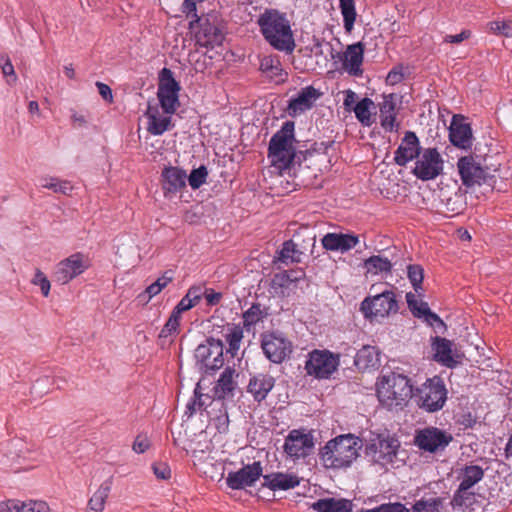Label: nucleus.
Masks as SVG:
<instances>
[{
	"label": "nucleus",
	"mask_w": 512,
	"mask_h": 512,
	"mask_svg": "<svg viewBox=\"0 0 512 512\" xmlns=\"http://www.w3.org/2000/svg\"><path fill=\"white\" fill-rule=\"evenodd\" d=\"M264 39L276 50L290 54L295 49L291 24L286 13L277 9H265L257 19Z\"/></svg>",
	"instance_id": "obj_1"
},
{
	"label": "nucleus",
	"mask_w": 512,
	"mask_h": 512,
	"mask_svg": "<svg viewBox=\"0 0 512 512\" xmlns=\"http://www.w3.org/2000/svg\"><path fill=\"white\" fill-rule=\"evenodd\" d=\"M361 443L352 434L340 435L326 443L320 451V459L326 468H345L358 457Z\"/></svg>",
	"instance_id": "obj_2"
},
{
	"label": "nucleus",
	"mask_w": 512,
	"mask_h": 512,
	"mask_svg": "<svg viewBox=\"0 0 512 512\" xmlns=\"http://www.w3.org/2000/svg\"><path fill=\"white\" fill-rule=\"evenodd\" d=\"M294 128V122L286 121L269 142L268 157L271 159V163L279 169L289 168L291 164L296 162V159H298V162L300 161L294 147L296 141Z\"/></svg>",
	"instance_id": "obj_3"
},
{
	"label": "nucleus",
	"mask_w": 512,
	"mask_h": 512,
	"mask_svg": "<svg viewBox=\"0 0 512 512\" xmlns=\"http://www.w3.org/2000/svg\"><path fill=\"white\" fill-rule=\"evenodd\" d=\"M377 396L389 409L403 406L412 396L410 379L396 373L384 375L377 383Z\"/></svg>",
	"instance_id": "obj_4"
},
{
	"label": "nucleus",
	"mask_w": 512,
	"mask_h": 512,
	"mask_svg": "<svg viewBox=\"0 0 512 512\" xmlns=\"http://www.w3.org/2000/svg\"><path fill=\"white\" fill-rule=\"evenodd\" d=\"M223 344L220 340L208 338L205 343L197 346L195 350L196 365L203 373L209 374L224 365Z\"/></svg>",
	"instance_id": "obj_5"
},
{
	"label": "nucleus",
	"mask_w": 512,
	"mask_h": 512,
	"mask_svg": "<svg viewBox=\"0 0 512 512\" xmlns=\"http://www.w3.org/2000/svg\"><path fill=\"white\" fill-rule=\"evenodd\" d=\"M418 403L427 412H435L444 406L447 400V390L443 380L439 377L428 379L418 389Z\"/></svg>",
	"instance_id": "obj_6"
},
{
	"label": "nucleus",
	"mask_w": 512,
	"mask_h": 512,
	"mask_svg": "<svg viewBox=\"0 0 512 512\" xmlns=\"http://www.w3.org/2000/svg\"><path fill=\"white\" fill-rule=\"evenodd\" d=\"M180 89L173 72L169 68H163L159 73L157 96L165 113L173 114L177 110Z\"/></svg>",
	"instance_id": "obj_7"
},
{
	"label": "nucleus",
	"mask_w": 512,
	"mask_h": 512,
	"mask_svg": "<svg viewBox=\"0 0 512 512\" xmlns=\"http://www.w3.org/2000/svg\"><path fill=\"white\" fill-rule=\"evenodd\" d=\"M400 447L398 439L390 436L378 435L366 446V454L374 463L385 467L393 465Z\"/></svg>",
	"instance_id": "obj_8"
},
{
	"label": "nucleus",
	"mask_w": 512,
	"mask_h": 512,
	"mask_svg": "<svg viewBox=\"0 0 512 512\" xmlns=\"http://www.w3.org/2000/svg\"><path fill=\"white\" fill-rule=\"evenodd\" d=\"M444 160L436 148H426L418 155L412 173L422 181L437 178L443 172Z\"/></svg>",
	"instance_id": "obj_9"
},
{
	"label": "nucleus",
	"mask_w": 512,
	"mask_h": 512,
	"mask_svg": "<svg viewBox=\"0 0 512 512\" xmlns=\"http://www.w3.org/2000/svg\"><path fill=\"white\" fill-rule=\"evenodd\" d=\"M361 311L366 318L386 317L398 311V303L393 291H383L372 297L365 298L361 303Z\"/></svg>",
	"instance_id": "obj_10"
},
{
	"label": "nucleus",
	"mask_w": 512,
	"mask_h": 512,
	"mask_svg": "<svg viewBox=\"0 0 512 512\" xmlns=\"http://www.w3.org/2000/svg\"><path fill=\"white\" fill-rule=\"evenodd\" d=\"M338 365V355L327 350H314L309 354L305 369L309 375L318 379H326L336 371Z\"/></svg>",
	"instance_id": "obj_11"
},
{
	"label": "nucleus",
	"mask_w": 512,
	"mask_h": 512,
	"mask_svg": "<svg viewBox=\"0 0 512 512\" xmlns=\"http://www.w3.org/2000/svg\"><path fill=\"white\" fill-rule=\"evenodd\" d=\"M457 168L464 186L471 188L488 183L493 178L487 168L481 166L471 156L461 157L457 162Z\"/></svg>",
	"instance_id": "obj_12"
},
{
	"label": "nucleus",
	"mask_w": 512,
	"mask_h": 512,
	"mask_svg": "<svg viewBox=\"0 0 512 512\" xmlns=\"http://www.w3.org/2000/svg\"><path fill=\"white\" fill-rule=\"evenodd\" d=\"M453 440V436L437 427H426L417 431L415 444L424 451L436 453L443 451Z\"/></svg>",
	"instance_id": "obj_13"
},
{
	"label": "nucleus",
	"mask_w": 512,
	"mask_h": 512,
	"mask_svg": "<svg viewBox=\"0 0 512 512\" xmlns=\"http://www.w3.org/2000/svg\"><path fill=\"white\" fill-rule=\"evenodd\" d=\"M261 347L265 356L273 363L280 364L292 353V343L276 333L262 335Z\"/></svg>",
	"instance_id": "obj_14"
},
{
	"label": "nucleus",
	"mask_w": 512,
	"mask_h": 512,
	"mask_svg": "<svg viewBox=\"0 0 512 512\" xmlns=\"http://www.w3.org/2000/svg\"><path fill=\"white\" fill-rule=\"evenodd\" d=\"M88 267V259L83 254H73L57 264L54 272V280L65 285L82 274Z\"/></svg>",
	"instance_id": "obj_15"
},
{
	"label": "nucleus",
	"mask_w": 512,
	"mask_h": 512,
	"mask_svg": "<svg viewBox=\"0 0 512 512\" xmlns=\"http://www.w3.org/2000/svg\"><path fill=\"white\" fill-rule=\"evenodd\" d=\"M314 447L313 436L301 430L289 432L284 443V452L291 458L306 457Z\"/></svg>",
	"instance_id": "obj_16"
},
{
	"label": "nucleus",
	"mask_w": 512,
	"mask_h": 512,
	"mask_svg": "<svg viewBox=\"0 0 512 512\" xmlns=\"http://www.w3.org/2000/svg\"><path fill=\"white\" fill-rule=\"evenodd\" d=\"M262 475V466L260 462L245 465L243 468L236 472L228 473L226 477V484L233 490L244 489L247 486H252Z\"/></svg>",
	"instance_id": "obj_17"
},
{
	"label": "nucleus",
	"mask_w": 512,
	"mask_h": 512,
	"mask_svg": "<svg viewBox=\"0 0 512 512\" xmlns=\"http://www.w3.org/2000/svg\"><path fill=\"white\" fill-rule=\"evenodd\" d=\"M195 34L196 43L202 47H214L222 44L224 35L221 30L211 24L208 19H201L195 25V29L191 30Z\"/></svg>",
	"instance_id": "obj_18"
},
{
	"label": "nucleus",
	"mask_w": 512,
	"mask_h": 512,
	"mask_svg": "<svg viewBox=\"0 0 512 512\" xmlns=\"http://www.w3.org/2000/svg\"><path fill=\"white\" fill-rule=\"evenodd\" d=\"M359 243V237L352 233H327L321 239V244L327 251L346 253Z\"/></svg>",
	"instance_id": "obj_19"
},
{
	"label": "nucleus",
	"mask_w": 512,
	"mask_h": 512,
	"mask_svg": "<svg viewBox=\"0 0 512 512\" xmlns=\"http://www.w3.org/2000/svg\"><path fill=\"white\" fill-rule=\"evenodd\" d=\"M422 152L420 142L416 134L412 131H407L395 151V162L399 166H405L409 161L417 159L418 155Z\"/></svg>",
	"instance_id": "obj_20"
},
{
	"label": "nucleus",
	"mask_w": 512,
	"mask_h": 512,
	"mask_svg": "<svg viewBox=\"0 0 512 512\" xmlns=\"http://www.w3.org/2000/svg\"><path fill=\"white\" fill-rule=\"evenodd\" d=\"M321 95V92H319L313 86L302 88L297 96L289 101V114L295 117L311 109Z\"/></svg>",
	"instance_id": "obj_21"
},
{
	"label": "nucleus",
	"mask_w": 512,
	"mask_h": 512,
	"mask_svg": "<svg viewBox=\"0 0 512 512\" xmlns=\"http://www.w3.org/2000/svg\"><path fill=\"white\" fill-rule=\"evenodd\" d=\"M452 347L453 343L450 340L439 336L434 337L432 339L434 360L448 368L455 367L459 361L457 355L453 353Z\"/></svg>",
	"instance_id": "obj_22"
},
{
	"label": "nucleus",
	"mask_w": 512,
	"mask_h": 512,
	"mask_svg": "<svg viewBox=\"0 0 512 512\" xmlns=\"http://www.w3.org/2000/svg\"><path fill=\"white\" fill-rule=\"evenodd\" d=\"M274 385L275 379L271 375L258 373L250 378L247 385V392L252 395L255 401L261 402L266 399Z\"/></svg>",
	"instance_id": "obj_23"
},
{
	"label": "nucleus",
	"mask_w": 512,
	"mask_h": 512,
	"mask_svg": "<svg viewBox=\"0 0 512 512\" xmlns=\"http://www.w3.org/2000/svg\"><path fill=\"white\" fill-rule=\"evenodd\" d=\"M263 486L272 491L290 490L300 484V478L295 473L273 472L263 476Z\"/></svg>",
	"instance_id": "obj_24"
},
{
	"label": "nucleus",
	"mask_w": 512,
	"mask_h": 512,
	"mask_svg": "<svg viewBox=\"0 0 512 512\" xmlns=\"http://www.w3.org/2000/svg\"><path fill=\"white\" fill-rule=\"evenodd\" d=\"M364 45L362 42L349 45L343 56V67L352 76H360L363 73Z\"/></svg>",
	"instance_id": "obj_25"
},
{
	"label": "nucleus",
	"mask_w": 512,
	"mask_h": 512,
	"mask_svg": "<svg viewBox=\"0 0 512 512\" xmlns=\"http://www.w3.org/2000/svg\"><path fill=\"white\" fill-rule=\"evenodd\" d=\"M162 188L165 196L175 194L186 185L187 175L178 167H166L162 172Z\"/></svg>",
	"instance_id": "obj_26"
},
{
	"label": "nucleus",
	"mask_w": 512,
	"mask_h": 512,
	"mask_svg": "<svg viewBox=\"0 0 512 512\" xmlns=\"http://www.w3.org/2000/svg\"><path fill=\"white\" fill-rule=\"evenodd\" d=\"M238 376L239 374L235 369L231 367L225 368L214 387L215 397L218 399L232 398L238 386L236 381Z\"/></svg>",
	"instance_id": "obj_27"
},
{
	"label": "nucleus",
	"mask_w": 512,
	"mask_h": 512,
	"mask_svg": "<svg viewBox=\"0 0 512 512\" xmlns=\"http://www.w3.org/2000/svg\"><path fill=\"white\" fill-rule=\"evenodd\" d=\"M451 143L459 148L468 149L472 146V129L468 123L458 121L454 116L449 129Z\"/></svg>",
	"instance_id": "obj_28"
},
{
	"label": "nucleus",
	"mask_w": 512,
	"mask_h": 512,
	"mask_svg": "<svg viewBox=\"0 0 512 512\" xmlns=\"http://www.w3.org/2000/svg\"><path fill=\"white\" fill-rule=\"evenodd\" d=\"M354 363L362 371L376 369L380 365V353L374 346H363L357 352Z\"/></svg>",
	"instance_id": "obj_29"
},
{
	"label": "nucleus",
	"mask_w": 512,
	"mask_h": 512,
	"mask_svg": "<svg viewBox=\"0 0 512 512\" xmlns=\"http://www.w3.org/2000/svg\"><path fill=\"white\" fill-rule=\"evenodd\" d=\"M148 118L147 130L153 135H161L169 129L171 118L169 116H162L155 106L149 105L146 111Z\"/></svg>",
	"instance_id": "obj_30"
},
{
	"label": "nucleus",
	"mask_w": 512,
	"mask_h": 512,
	"mask_svg": "<svg viewBox=\"0 0 512 512\" xmlns=\"http://www.w3.org/2000/svg\"><path fill=\"white\" fill-rule=\"evenodd\" d=\"M311 507L317 512H350L352 503L347 499L324 498L314 502Z\"/></svg>",
	"instance_id": "obj_31"
},
{
	"label": "nucleus",
	"mask_w": 512,
	"mask_h": 512,
	"mask_svg": "<svg viewBox=\"0 0 512 512\" xmlns=\"http://www.w3.org/2000/svg\"><path fill=\"white\" fill-rule=\"evenodd\" d=\"M484 477V470L478 465H466L464 466L458 475L460 480L459 486H462V490H470Z\"/></svg>",
	"instance_id": "obj_32"
},
{
	"label": "nucleus",
	"mask_w": 512,
	"mask_h": 512,
	"mask_svg": "<svg viewBox=\"0 0 512 512\" xmlns=\"http://www.w3.org/2000/svg\"><path fill=\"white\" fill-rule=\"evenodd\" d=\"M363 267L367 274L378 275L390 273L393 264L387 257L382 255H373L364 261Z\"/></svg>",
	"instance_id": "obj_33"
},
{
	"label": "nucleus",
	"mask_w": 512,
	"mask_h": 512,
	"mask_svg": "<svg viewBox=\"0 0 512 512\" xmlns=\"http://www.w3.org/2000/svg\"><path fill=\"white\" fill-rule=\"evenodd\" d=\"M174 278V272L172 270L165 271L161 277L155 282L149 285L146 290L139 295L140 299H144L147 303L150 299L158 295Z\"/></svg>",
	"instance_id": "obj_34"
},
{
	"label": "nucleus",
	"mask_w": 512,
	"mask_h": 512,
	"mask_svg": "<svg viewBox=\"0 0 512 512\" xmlns=\"http://www.w3.org/2000/svg\"><path fill=\"white\" fill-rule=\"evenodd\" d=\"M303 256L304 255L296 245V241L291 239L283 243L282 249L279 252L278 260L285 264L301 262Z\"/></svg>",
	"instance_id": "obj_35"
},
{
	"label": "nucleus",
	"mask_w": 512,
	"mask_h": 512,
	"mask_svg": "<svg viewBox=\"0 0 512 512\" xmlns=\"http://www.w3.org/2000/svg\"><path fill=\"white\" fill-rule=\"evenodd\" d=\"M339 8L343 16L344 29L350 33L357 17L355 0H339Z\"/></svg>",
	"instance_id": "obj_36"
},
{
	"label": "nucleus",
	"mask_w": 512,
	"mask_h": 512,
	"mask_svg": "<svg viewBox=\"0 0 512 512\" xmlns=\"http://www.w3.org/2000/svg\"><path fill=\"white\" fill-rule=\"evenodd\" d=\"M111 483L105 481L100 485L88 502V508L94 511H103L106 499L109 496Z\"/></svg>",
	"instance_id": "obj_37"
},
{
	"label": "nucleus",
	"mask_w": 512,
	"mask_h": 512,
	"mask_svg": "<svg viewBox=\"0 0 512 512\" xmlns=\"http://www.w3.org/2000/svg\"><path fill=\"white\" fill-rule=\"evenodd\" d=\"M267 316V308L263 307L260 303H254L243 313V324L245 327H250L256 325Z\"/></svg>",
	"instance_id": "obj_38"
},
{
	"label": "nucleus",
	"mask_w": 512,
	"mask_h": 512,
	"mask_svg": "<svg viewBox=\"0 0 512 512\" xmlns=\"http://www.w3.org/2000/svg\"><path fill=\"white\" fill-rule=\"evenodd\" d=\"M374 106V102L370 98H363L353 108L356 118L364 126H370L371 121V107Z\"/></svg>",
	"instance_id": "obj_39"
},
{
	"label": "nucleus",
	"mask_w": 512,
	"mask_h": 512,
	"mask_svg": "<svg viewBox=\"0 0 512 512\" xmlns=\"http://www.w3.org/2000/svg\"><path fill=\"white\" fill-rule=\"evenodd\" d=\"M304 277L303 271H283L274 275L272 279L273 286L288 288L291 283L299 281Z\"/></svg>",
	"instance_id": "obj_40"
},
{
	"label": "nucleus",
	"mask_w": 512,
	"mask_h": 512,
	"mask_svg": "<svg viewBox=\"0 0 512 512\" xmlns=\"http://www.w3.org/2000/svg\"><path fill=\"white\" fill-rule=\"evenodd\" d=\"M443 502L440 497L421 499L413 505L412 512H441Z\"/></svg>",
	"instance_id": "obj_41"
},
{
	"label": "nucleus",
	"mask_w": 512,
	"mask_h": 512,
	"mask_svg": "<svg viewBox=\"0 0 512 512\" xmlns=\"http://www.w3.org/2000/svg\"><path fill=\"white\" fill-rule=\"evenodd\" d=\"M261 71L267 73L270 77H281L283 69L281 63L276 56H265L260 62Z\"/></svg>",
	"instance_id": "obj_42"
},
{
	"label": "nucleus",
	"mask_w": 512,
	"mask_h": 512,
	"mask_svg": "<svg viewBox=\"0 0 512 512\" xmlns=\"http://www.w3.org/2000/svg\"><path fill=\"white\" fill-rule=\"evenodd\" d=\"M42 187L64 195L69 194L73 189V186L69 181L60 180L55 177L45 178Z\"/></svg>",
	"instance_id": "obj_43"
},
{
	"label": "nucleus",
	"mask_w": 512,
	"mask_h": 512,
	"mask_svg": "<svg viewBox=\"0 0 512 512\" xmlns=\"http://www.w3.org/2000/svg\"><path fill=\"white\" fill-rule=\"evenodd\" d=\"M475 493L470 490H462V486L453 495L451 505L453 507H468L472 504Z\"/></svg>",
	"instance_id": "obj_44"
},
{
	"label": "nucleus",
	"mask_w": 512,
	"mask_h": 512,
	"mask_svg": "<svg viewBox=\"0 0 512 512\" xmlns=\"http://www.w3.org/2000/svg\"><path fill=\"white\" fill-rule=\"evenodd\" d=\"M407 276L416 293L422 289L424 270L420 265L411 264L407 267Z\"/></svg>",
	"instance_id": "obj_45"
},
{
	"label": "nucleus",
	"mask_w": 512,
	"mask_h": 512,
	"mask_svg": "<svg viewBox=\"0 0 512 512\" xmlns=\"http://www.w3.org/2000/svg\"><path fill=\"white\" fill-rule=\"evenodd\" d=\"M441 201L448 212L458 214L464 209L463 196L459 192H455L452 196L442 198Z\"/></svg>",
	"instance_id": "obj_46"
},
{
	"label": "nucleus",
	"mask_w": 512,
	"mask_h": 512,
	"mask_svg": "<svg viewBox=\"0 0 512 512\" xmlns=\"http://www.w3.org/2000/svg\"><path fill=\"white\" fill-rule=\"evenodd\" d=\"M207 175V168L203 165L198 167L197 169H193L188 177L189 185L193 189H198L205 183Z\"/></svg>",
	"instance_id": "obj_47"
},
{
	"label": "nucleus",
	"mask_w": 512,
	"mask_h": 512,
	"mask_svg": "<svg viewBox=\"0 0 512 512\" xmlns=\"http://www.w3.org/2000/svg\"><path fill=\"white\" fill-rule=\"evenodd\" d=\"M31 283L40 287L41 293L44 297L49 295L51 288L50 281L40 269L35 270V274L31 280Z\"/></svg>",
	"instance_id": "obj_48"
},
{
	"label": "nucleus",
	"mask_w": 512,
	"mask_h": 512,
	"mask_svg": "<svg viewBox=\"0 0 512 512\" xmlns=\"http://www.w3.org/2000/svg\"><path fill=\"white\" fill-rule=\"evenodd\" d=\"M294 240L296 241V245L298 249L302 252L303 255H306L307 252H312V249L316 243V237L312 233H310L305 238H300V235H296Z\"/></svg>",
	"instance_id": "obj_49"
},
{
	"label": "nucleus",
	"mask_w": 512,
	"mask_h": 512,
	"mask_svg": "<svg viewBox=\"0 0 512 512\" xmlns=\"http://www.w3.org/2000/svg\"><path fill=\"white\" fill-rule=\"evenodd\" d=\"M180 323V315L176 314L175 312H172L171 316L169 317L168 321L162 328L160 332V337H168L172 335L174 332L177 331V328L179 327Z\"/></svg>",
	"instance_id": "obj_50"
},
{
	"label": "nucleus",
	"mask_w": 512,
	"mask_h": 512,
	"mask_svg": "<svg viewBox=\"0 0 512 512\" xmlns=\"http://www.w3.org/2000/svg\"><path fill=\"white\" fill-rule=\"evenodd\" d=\"M398 96L394 93L383 96V101L380 104V114H396V102Z\"/></svg>",
	"instance_id": "obj_51"
},
{
	"label": "nucleus",
	"mask_w": 512,
	"mask_h": 512,
	"mask_svg": "<svg viewBox=\"0 0 512 512\" xmlns=\"http://www.w3.org/2000/svg\"><path fill=\"white\" fill-rule=\"evenodd\" d=\"M0 512H26V502L19 500L0 502Z\"/></svg>",
	"instance_id": "obj_52"
},
{
	"label": "nucleus",
	"mask_w": 512,
	"mask_h": 512,
	"mask_svg": "<svg viewBox=\"0 0 512 512\" xmlns=\"http://www.w3.org/2000/svg\"><path fill=\"white\" fill-rule=\"evenodd\" d=\"M408 512L403 504L400 503H389L383 504L373 509H362L359 512Z\"/></svg>",
	"instance_id": "obj_53"
},
{
	"label": "nucleus",
	"mask_w": 512,
	"mask_h": 512,
	"mask_svg": "<svg viewBox=\"0 0 512 512\" xmlns=\"http://www.w3.org/2000/svg\"><path fill=\"white\" fill-rule=\"evenodd\" d=\"M154 475L161 480H167L171 477V469L165 462H156L152 465Z\"/></svg>",
	"instance_id": "obj_54"
},
{
	"label": "nucleus",
	"mask_w": 512,
	"mask_h": 512,
	"mask_svg": "<svg viewBox=\"0 0 512 512\" xmlns=\"http://www.w3.org/2000/svg\"><path fill=\"white\" fill-rule=\"evenodd\" d=\"M242 337V330L238 328L232 329V331L227 335L230 350L236 351L239 349Z\"/></svg>",
	"instance_id": "obj_55"
},
{
	"label": "nucleus",
	"mask_w": 512,
	"mask_h": 512,
	"mask_svg": "<svg viewBox=\"0 0 512 512\" xmlns=\"http://www.w3.org/2000/svg\"><path fill=\"white\" fill-rule=\"evenodd\" d=\"M492 31L505 35L507 37L512 36V23L511 22H499L495 21L490 24Z\"/></svg>",
	"instance_id": "obj_56"
},
{
	"label": "nucleus",
	"mask_w": 512,
	"mask_h": 512,
	"mask_svg": "<svg viewBox=\"0 0 512 512\" xmlns=\"http://www.w3.org/2000/svg\"><path fill=\"white\" fill-rule=\"evenodd\" d=\"M149 447L150 441L148 437L145 435H138L133 442L132 449L134 452L141 454L146 452Z\"/></svg>",
	"instance_id": "obj_57"
},
{
	"label": "nucleus",
	"mask_w": 512,
	"mask_h": 512,
	"mask_svg": "<svg viewBox=\"0 0 512 512\" xmlns=\"http://www.w3.org/2000/svg\"><path fill=\"white\" fill-rule=\"evenodd\" d=\"M381 126L386 131L392 132L397 129L396 114H380Z\"/></svg>",
	"instance_id": "obj_58"
},
{
	"label": "nucleus",
	"mask_w": 512,
	"mask_h": 512,
	"mask_svg": "<svg viewBox=\"0 0 512 512\" xmlns=\"http://www.w3.org/2000/svg\"><path fill=\"white\" fill-rule=\"evenodd\" d=\"M26 512H50V508L43 501L26 502Z\"/></svg>",
	"instance_id": "obj_59"
},
{
	"label": "nucleus",
	"mask_w": 512,
	"mask_h": 512,
	"mask_svg": "<svg viewBox=\"0 0 512 512\" xmlns=\"http://www.w3.org/2000/svg\"><path fill=\"white\" fill-rule=\"evenodd\" d=\"M404 75L401 67L393 68L387 75L386 81L390 85L398 84L402 81Z\"/></svg>",
	"instance_id": "obj_60"
},
{
	"label": "nucleus",
	"mask_w": 512,
	"mask_h": 512,
	"mask_svg": "<svg viewBox=\"0 0 512 512\" xmlns=\"http://www.w3.org/2000/svg\"><path fill=\"white\" fill-rule=\"evenodd\" d=\"M190 57V61H193L195 71L203 72L206 69L207 63L205 55H198L197 53H195L192 54Z\"/></svg>",
	"instance_id": "obj_61"
},
{
	"label": "nucleus",
	"mask_w": 512,
	"mask_h": 512,
	"mask_svg": "<svg viewBox=\"0 0 512 512\" xmlns=\"http://www.w3.org/2000/svg\"><path fill=\"white\" fill-rule=\"evenodd\" d=\"M96 86L98 88V92L101 95V97L108 102L113 101V94L111 88L102 82H96Z\"/></svg>",
	"instance_id": "obj_62"
},
{
	"label": "nucleus",
	"mask_w": 512,
	"mask_h": 512,
	"mask_svg": "<svg viewBox=\"0 0 512 512\" xmlns=\"http://www.w3.org/2000/svg\"><path fill=\"white\" fill-rule=\"evenodd\" d=\"M195 305L196 304L193 303L190 299H188L187 296H184L177 304V306L174 308L173 312H175L178 315H181L182 312L191 309Z\"/></svg>",
	"instance_id": "obj_63"
},
{
	"label": "nucleus",
	"mask_w": 512,
	"mask_h": 512,
	"mask_svg": "<svg viewBox=\"0 0 512 512\" xmlns=\"http://www.w3.org/2000/svg\"><path fill=\"white\" fill-rule=\"evenodd\" d=\"M204 295H205L207 304L211 305V306L217 305L222 298L221 293L215 292L212 289H206L204 292Z\"/></svg>",
	"instance_id": "obj_64"
}]
</instances>
